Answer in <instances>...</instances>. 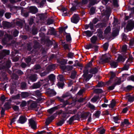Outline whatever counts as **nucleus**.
<instances>
[{
    "instance_id": "obj_1",
    "label": "nucleus",
    "mask_w": 134,
    "mask_h": 134,
    "mask_svg": "<svg viewBox=\"0 0 134 134\" xmlns=\"http://www.w3.org/2000/svg\"><path fill=\"white\" fill-rule=\"evenodd\" d=\"M121 78H118L116 76H111L110 81L111 82L113 81L114 82V83L112 86L108 87L109 90L110 91L114 89L116 85L120 84L121 81Z\"/></svg>"
},
{
    "instance_id": "obj_2",
    "label": "nucleus",
    "mask_w": 134,
    "mask_h": 134,
    "mask_svg": "<svg viewBox=\"0 0 134 134\" xmlns=\"http://www.w3.org/2000/svg\"><path fill=\"white\" fill-rule=\"evenodd\" d=\"M48 79H46L44 80H41L39 82L37 83H34L32 86L33 88L35 89L39 88L41 85H43L44 86L48 85Z\"/></svg>"
},
{
    "instance_id": "obj_3",
    "label": "nucleus",
    "mask_w": 134,
    "mask_h": 134,
    "mask_svg": "<svg viewBox=\"0 0 134 134\" xmlns=\"http://www.w3.org/2000/svg\"><path fill=\"white\" fill-rule=\"evenodd\" d=\"M71 97V96L70 94L69 93H67L64 94L61 97H59V100L61 102H63L64 104L65 105L69 104L67 99L70 98Z\"/></svg>"
},
{
    "instance_id": "obj_4",
    "label": "nucleus",
    "mask_w": 134,
    "mask_h": 134,
    "mask_svg": "<svg viewBox=\"0 0 134 134\" xmlns=\"http://www.w3.org/2000/svg\"><path fill=\"white\" fill-rule=\"evenodd\" d=\"M98 71V69L97 67L91 68L88 71L87 68H86L85 70L83 71L84 73L87 74L89 73L90 75H95L97 73Z\"/></svg>"
},
{
    "instance_id": "obj_5",
    "label": "nucleus",
    "mask_w": 134,
    "mask_h": 134,
    "mask_svg": "<svg viewBox=\"0 0 134 134\" xmlns=\"http://www.w3.org/2000/svg\"><path fill=\"white\" fill-rule=\"evenodd\" d=\"M110 59V56L109 54L103 55L100 60V63H103L108 62Z\"/></svg>"
},
{
    "instance_id": "obj_6",
    "label": "nucleus",
    "mask_w": 134,
    "mask_h": 134,
    "mask_svg": "<svg viewBox=\"0 0 134 134\" xmlns=\"http://www.w3.org/2000/svg\"><path fill=\"white\" fill-rule=\"evenodd\" d=\"M134 27V23L130 21L129 22L125 28V30H127V32L131 31Z\"/></svg>"
},
{
    "instance_id": "obj_7",
    "label": "nucleus",
    "mask_w": 134,
    "mask_h": 134,
    "mask_svg": "<svg viewBox=\"0 0 134 134\" xmlns=\"http://www.w3.org/2000/svg\"><path fill=\"white\" fill-rule=\"evenodd\" d=\"M29 126H30L31 128L33 129H35L36 128V123L32 118L29 119Z\"/></svg>"
},
{
    "instance_id": "obj_8",
    "label": "nucleus",
    "mask_w": 134,
    "mask_h": 134,
    "mask_svg": "<svg viewBox=\"0 0 134 134\" xmlns=\"http://www.w3.org/2000/svg\"><path fill=\"white\" fill-rule=\"evenodd\" d=\"M27 120V119L25 116H20L19 119L17 121V122L21 124L24 123Z\"/></svg>"
},
{
    "instance_id": "obj_9",
    "label": "nucleus",
    "mask_w": 134,
    "mask_h": 134,
    "mask_svg": "<svg viewBox=\"0 0 134 134\" xmlns=\"http://www.w3.org/2000/svg\"><path fill=\"white\" fill-rule=\"evenodd\" d=\"M79 18L78 15L75 14L71 18V20L72 22L75 23H77L79 21Z\"/></svg>"
},
{
    "instance_id": "obj_10",
    "label": "nucleus",
    "mask_w": 134,
    "mask_h": 134,
    "mask_svg": "<svg viewBox=\"0 0 134 134\" xmlns=\"http://www.w3.org/2000/svg\"><path fill=\"white\" fill-rule=\"evenodd\" d=\"M55 64H51L49 65L47 67V69L46 70V71H48L46 73V72L44 73V75L47 74V73L49 72V71H51L54 70L55 69Z\"/></svg>"
},
{
    "instance_id": "obj_11",
    "label": "nucleus",
    "mask_w": 134,
    "mask_h": 134,
    "mask_svg": "<svg viewBox=\"0 0 134 134\" xmlns=\"http://www.w3.org/2000/svg\"><path fill=\"white\" fill-rule=\"evenodd\" d=\"M9 54V51L8 50H3L2 51V52L0 53V55L1 56L0 57L1 59L3 58L4 56L6 55H8Z\"/></svg>"
},
{
    "instance_id": "obj_12",
    "label": "nucleus",
    "mask_w": 134,
    "mask_h": 134,
    "mask_svg": "<svg viewBox=\"0 0 134 134\" xmlns=\"http://www.w3.org/2000/svg\"><path fill=\"white\" fill-rule=\"evenodd\" d=\"M85 47L86 49H87L93 48H95L97 49L98 48V46H93L91 43L85 45Z\"/></svg>"
},
{
    "instance_id": "obj_13",
    "label": "nucleus",
    "mask_w": 134,
    "mask_h": 134,
    "mask_svg": "<svg viewBox=\"0 0 134 134\" xmlns=\"http://www.w3.org/2000/svg\"><path fill=\"white\" fill-rule=\"evenodd\" d=\"M130 124L128 120L127 119H124L123 122L121 123V126L122 127L126 126L129 125Z\"/></svg>"
},
{
    "instance_id": "obj_14",
    "label": "nucleus",
    "mask_w": 134,
    "mask_h": 134,
    "mask_svg": "<svg viewBox=\"0 0 134 134\" xmlns=\"http://www.w3.org/2000/svg\"><path fill=\"white\" fill-rule=\"evenodd\" d=\"M29 10L31 12L34 14L36 13L37 12V9L34 6H31L30 7Z\"/></svg>"
},
{
    "instance_id": "obj_15",
    "label": "nucleus",
    "mask_w": 134,
    "mask_h": 134,
    "mask_svg": "<svg viewBox=\"0 0 134 134\" xmlns=\"http://www.w3.org/2000/svg\"><path fill=\"white\" fill-rule=\"evenodd\" d=\"M47 93L50 96H54L56 94V93L55 91L52 90H48L47 91Z\"/></svg>"
},
{
    "instance_id": "obj_16",
    "label": "nucleus",
    "mask_w": 134,
    "mask_h": 134,
    "mask_svg": "<svg viewBox=\"0 0 134 134\" xmlns=\"http://www.w3.org/2000/svg\"><path fill=\"white\" fill-rule=\"evenodd\" d=\"M57 113L58 114H61L62 116L64 117H65L67 113L66 112L63 111L61 110H60L57 112Z\"/></svg>"
},
{
    "instance_id": "obj_17",
    "label": "nucleus",
    "mask_w": 134,
    "mask_h": 134,
    "mask_svg": "<svg viewBox=\"0 0 134 134\" xmlns=\"http://www.w3.org/2000/svg\"><path fill=\"white\" fill-rule=\"evenodd\" d=\"M110 64L111 67L112 68H116L118 65L117 63L114 61H112L110 62Z\"/></svg>"
},
{
    "instance_id": "obj_18",
    "label": "nucleus",
    "mask_w": 134,
    "mask_h": 134,
    "mask_svg": "<svg viewBox=\"0 0 134 134\" xmlns=\"http://www.w3.org/2000/svg\"><path fill=\"white\" fill-rule=\"evenodd\" d=\"M115 104L116 102L113 99L111 101V103L108 105V106L110 108H113L115 106Z\"/></svg>"
},
{
    "instance_id": "obj_19",
    "label": "nucleus",
    "mask_w": 134,
    "mask_h": 134,
    "mask_svg": "<svg viewBox=\"0 0 134 134\" xmlns=\"http://www.w3.org/2000/svg\"><path fill=\"white\" fill-rule=\"evenodd\" d=\"M2 25L5 27L8 28L10 26V23L6 21H3Z\"/></svg>"
},
{
    "instance_id": "obj_20",
    "label": "nucleus",
    "mask_w": 134,
    "mask_h": 134,
    "mask_svg": "<svg viewBox=\"0 0 134 134\" xmlns=\"http://www.w3.org/2000/svg\"><path fill=\"white\" fill-rule=\"evenodd\" d=\"M33 94L35 96L38 97H40L41 96V93L38 90L34 92H33Z\"/></svg>"
},
{
    "instance_id": "obj_21",
    "label": "nucleus",
    "mask_w": 134,
    "mask_h": 134,
    "mask_svg": "<svg viewBox=\"0 0 134 134\" xmlns=\"http://www.w3.org/2000/svg\"><path fill=\"white\" fill-rule=\"evenodd\" d=\"M57 107H55L48 110L47 111L49 113H52L54 112L55 110L57 109Z\"/></svg>"
},
{
    "instance_id": "obj_22",
    "label": "nucleus",
    "mask_w": 134,
    "mask_h": 134,
    "mask_svg": "<svg viewBox=\"0 0 134 134\" xmlns=\"http://www.w3.org/2000/svg\"><path fill=\"white\" fill-rule=\"evenodd\" d=\"M111 29L110 26H108L105 29L104 31V34L107 35L110 33Z\"/></svg>"
},
{
    "instance_id": "obj_23",
    "label": "nucleus",
    "mask_w": 134,
    "mask_h": 134,
    "mask_svg": "<svg viewBox=\"0 0 134 134\" xmlns=\"http://www.w3.org/2000/svg\"><path fill=\"white\" fill-rule=\"evenodd\" d=\"M97 40V37L95 36H93L91 38V42L93 43H94L96 42Z\"/></svg>"
},
{
    "instance_id": "obj_24",
    "label": "nucleus",
    "mask_w": 134,
    "mask_h": 134,
    "mask_svg": "<svg viewBox=\"0 0 134 134\" xmlns=\"http://www.w3.org/2000/svg\"><path fill=\"white\" fill-rule=\"evenodd\" d=\"M125 60V58L121 55H120L118 58L117 60L119 62H123Z\"/></svg>"
},
{
    "instance_id": "obj_25",
    "label": "nucleus",
    "mask_w": 134,
    "mask_h": 134,
    "mask_svg": "<svg viewBox=\"0 0 134 134\" xmlns=\"http://www.w3.org/2000/svg\"><path fill=\"white\" fill-rule=\"evenodd\" d=\"M97 131L100 134H103L104 133L105 130L102 128L100 127L98 129Z\"/></svg>"
},
{
    "instance_id": "obj_26",
    "label": "nucleus",
    "mask_w": 134,
    "mask_h": 134,
    "mask_svg": "<svg viewBox=\"0 0 134 134\" xmlns=\"http://www.w3.org/2000/svg\"><path fill=\"white\" fill-rule=\"evenodd\" d=\"M29 96V93L27 92H22L21 94V96L22 98H24L28 97Z\"/></svg>"
},
{
    "instance_id": "obj_27",
    "label": "nucleus",
    "mask_w": 134,
    "mask_h": 134,
    "mask_svg": "<svg viewBox=\"0 0 134 134\" xmlns=\"http://www.w3.org/2000/svg\"><path fill=\"white\" fill-rule=\"evenodd\" d=\"M84 33L85 34L86 36L90 37L92 34V33L91 31H87L84 32Z\"/></svg>"
},
{
    "instance_id": "obj_28",
    "label": "nucleus",
    "mask_w": 134,
    "mask_h": 134,
    "mask_svg": "<svg viewBox=\"0 0 134 134\" xmlns=\"http://www.w3.org/2000/svg\"><path fill=\"white\" fill-rule=\"evenodd\" d=\"M29 79L30 80L34 82L36 81L37 78L36 76H30Z\"/></svg>"
},
{
    "instance_id": "obj_29",
    "label": "nucleus",
    "mask_w": 134,
    "mask_h": 134,
    "mask_svg": "<svg viewBox=\"0 0 134 134\" xmlns=\"http://www.w3.org/2000/svg\"><path fill=\"white\" fill-rule=\"evenodd\" d=\"M8 98L5 97L4 96H3L1 97V101L3 103L6 100H8Z\"/></svg>"
},
{
    "instance_id": "obj_30",
    "label": "nucleus",
    "mask_w": 134,
    "mask_h": 134,
    "mask_svg": "<svg viewBox=\"0 0 134 134\" xmlns=\"http://www.w3.org/2000/svg\"><path fill=\"white\" fill-rule=\"evenodd\" d=\"M72 4L73 5V6L76 7H77V6L79 4L77 0H75L73 1L72 3Z\"/></svg>"
},
{
    "instance_id": "obj_31",
    "label": "nucleus",
    "mask_w": 134,
    "mask_h": 134,
    "mask_svg": "<svg viewBox=\"0 0 134 134\" xmlns=\"http://www.w3.org/2000/svg\"><path fill=\"white\" fill-rule=\"evenodd\" d=\"M119 119L120 118L117 116L113 117L115 123H119V122L118 121Z\"/></svg>"
},
{
    "instance_id": "obj_32",
    "label": "nucleus",
    "mask_w": 134,
    "mask_h": 134,
    "mask_svg": "<svg viewBox=\"0 0 134 134\" xmlns=\"http://www.w3.org/2000/svg\"><path fill=\"white\" fill-rule=\"evenodd\" d=\"M64 85V82H59L58 84V86L59 88H63Z\"/></svg>"
},
{
    "instance_id": "obj_33",
    "label": "nucleus",
    "mask_w": 134,
    "mask_h": 134,
    "mask_svg": "<svg viewBox=\"0 0 134 134\" xmlns=\"http://www.w3.org/2000/svg\"><path fill=\"white\" fill-rule=\"evenodd\" d=\"M66 40L67 41H69L71 40V37L69 34H68L66 36Z\"/></svg>"
},
{
    "instance_id": "obj_34",
    "label": "nucleus",
    "mask_w": 134,
    "mask_h": 134,
    "mask_svg": "<svg viewBox=\"0 0 134 134\" xmlns=\"http://www.w3.org/2000/svg\"><path fill=\"white\" fill-rule=\"evenodd\" d=\"M83 79L86 81H88L91 78V76H83Z\"/></svg>"
},
{
    "instance_id": "obj_35",
    "label": "nucleus",
    "mask_w": 134,
    "mask_h": 134,
    "mask_svg": "<svg viewBox=\"0 0 134 134\" xmlns=\"http://www.w3.org/2000/svg\"><path fill=\"white\" fill-rule=\"evenodd\" d=\"M129 66V64L125 65L122 68V69L123 70H127L128 69Z\"/></svg>"
},
{
    "instance_id": "obj_36",
    "label": "nucleus",
    "mask_w": 134,
    "mask_h": 134,
    "mask_svg": "<svg viewBox=\"0 0 134 134\" xmlns=\"http://www.w3.org/2000/svg\"><path fill=\"white\" fill-rule=\"evenodd\" d=\"M55 76H49V79L51 81H54L55 80Z\"/></svg>"
},
{
    "instance_id": "obj_37",
    "label": "nucleus",
    "mask_w": 134,
    "mask_h": 134,
    "mask_svg": "<svg viewBox=\"0 0 134 134\" xmlns=\"http://www.w3.org/2000/svg\"><path fill=\"white\" fill-rule=\"evenodd\" d=\"M26 83L24 82H22L21 83V87L23 89H26Z\"/></svg>"
},
{
    "instance_id": "obj_38",
    "label": "nucleus",
    "mask_w": 134,
    "mask_h": 134,
    "mask_svg": "<svg viewBox=\"0 0 134 134\" xmlns=\"http://www.w3.org/2000/svg\"><path fill=\"white\" fill-rule=\"evenodd\" d=\"M113 2L114 5L116 7H118V0H112Z\"/></svg>"
},
{
    "instance_id": "obj_39",
    "label": "nucleus",
    "mask_w": 134,
    "mask_h": 134,
    "mask_svg": "<svg viewBox=\"0 0 134 134\" xmlns=\"http://www.w3.org/2000/svg\"><path fill=\"white\" fill-rule=\"evenodd\" d=\"M108 45V43H105L103 45V48L105 51H106L107 49Z\"/></svg>"
},
{
    "instance_id": "obj_40",
    "label": "nucleus",
    "mask_w": 134,
    "mask_h": 134,
    "mask_svg": "<svg viewBox=\"0 0 134 134\" xmlns=\"http://www.w3.org/2000/svg\"><path fill=\"white\" fill-rule=\"evenodd\" d=\"M57 78L58 80H59L60 81L63 82L64 80L63 76H58Z\"/></svg>"
},
{
    "instance_id": "obj_41",
    "label": "nucleus",
    "mask_w": 134,
    "mask_h": 134,
    "mask_svg": "<svg viewBox=\"0 0 134 134\" xmlns=\"http://www.w3.org/2000/svg\"><path fill=\"white\" fill-rule=\"evenodd\" d=\"M98 0H90V4L91 5H94L95 4L97 3Z\"/></svg>"
},
{
    "instance_id": "obj_42",
    "label": "nucleus",
    "mask_w": 134,
    "mask_h": 134,
    "mask_svg": "<svg viewBox=\"0 0 134 134\" xmlns=\"http://www.w3.org/2000/svg\"><path fill=\"white\" fill-rule=\"evenodd\" d=\"M94 92L97 93H101L102 92V91L101 89H96L94 90Z\"/></svg>"
},
{
    "instance_id": "obj_43",
    "label": "nucleus",
    "mask_w": 134,
    "mask_h": 134,
    "mask_svg": "<svg viewBox=\"0 0 134 134\" xmlns=\"http://www.w3.org/2000/svg\"><path fill=\"white\" fill-rule=\"evenodd\" d=\"M11 14L9 13H6L5 14V16L7 19H9L11 17Z\"/></svg>"
},
{
    "instance_id": "obj_44",
    "label": "nucleus",
    "mask_w": 134,
    "mask_h": 134,
    "mask_svg": "<svg viewBox=\"0 0 134 134\" xmlns=\"http://www.w3.org/2000/svg\"><path fill=\"white\" fill-rule=\"evenodd\" d=\"M74 54L73 53L70 52L68 54V57L69 58H72L74 57Z\"/></svg>"
},
{
    "instance_id": "obj_45",
    "label": "nucleus",
    "mask_w": 134,
    "mask_h": 134,
    "mask_svg": "<svg viewBox=\"0 0 134 134\" xmlns=\"http://www.w3.org/2000/svg\"><path fill=\"white\" fill-rule=\"evenodd\" d=\"M128 100L131 102H133L134 100V96H130L128 98Z\"/></svg>"
},
{
    "instance_id": "obj_46",
    "label": "nucleus",
    "mask_w": 134,
    "mask_h": 134,
    "mask_svg": "<svg viewBox=\"0 0 134 134\" xmlns=\"http://www.w3.org/2000/svg\"><path fill=\"white\" fill-rule=\"evenodd\" d=\"M20 98V95L19 94H17L16 95L13 96L12 98V99H19Z\"/></svg>"
},
{
    "instance_id": "obj_47",
    "label": "nucleus",
    "mask_w": 134,
    "mask_h": 134,
    "mask_svg": "<svg viewBox=\"0 0 134 134\" xmlns=\"http://www.w3.org/2000/svg\"><path fill=\"white\" fill-rule=\"evenodd\" d=\"M16 74H18L19 75H22L23 74V72L20 70H16Z\"/></svg>"
},
{
    "instance_id": "obj_48",
    "label": "nucleus",
    "mask_w": 134,
    "mask_h": 134,
    "mask_svg": "<svg viewBox=\"0 0 134 134\" xmlns=\"http://www.w3.org/2000/svg\"><path fill=\"white\" fill-rule=\"evenodd\" d=\"M37 106L36 103L35 102H33L32 103L31 105V107L32 108L36 107Z\"/></svg>"
},
{
    "instance_id": "obj_49",
    "label": "nucleus",
    "mask_w": 134,
    "mask_h": 134,
    "mask_svg": "<svg viewBox=\"0 0 134 134\" xmlns=\"http://www.w3.org/2000/svg\"><path fill=\"white\" fill-rule=\"evenodd\" d=\"M5 110L3 108H2L1 111V117H3L4 115Z\"/></svg>"
},
{
    "instance_id": "obj_50",
    "label": "nucleus",
    "mask_w": 134,
    "mask_h": 134,
    "mask_svg": "<svg viewBox=\"0 0 134 134\" xmlns=\"http://www.w3.org/2000/svg\"><path fill=\"white\" fill-rule=\"evenodd\" d=\"M64 120H61L57 123V125L59 126H61L64 123Z\"/></svg>"
},
{
    "instance_id": "obj_51",
    "label": "nucleus",
    "mask_w": 134,
    "mask_h": 134,
    "mask_svg": "<svg viewBox=\"0 0 134 134\" xmlns=\"http://www.w3.org/2000/svg\"><path fill=\"white\" fill-rule=\"evenodd\" d=\"M53 23V20L52 19H48L47 22V24L48 25H49L52 24Z\"/></svg>"
},
{
    "instance_id": "obj_52",
    "label": "nucleus",
    "mask_w": 134,
    "mask_h": 134,
    "mask_svg": "<svg viewBox=\"0 0 134 134\" xmlns=\"http://www.w3.org/2000/svg\"><path fill=\"white\" fill-rule=\"evenodd\" d=\"M127 80L129 81H134V76H130L128 78Z\"/></svg>"
},
{
    "instance_id": "obj_53",
    "label": "nucleus",
    "mask_w": 134,
    "mask_h": 134,
    "mask_svg": "<svg viewBox=\"0 0 134 134\" xmlns=\"http://www.w3.org/2000/svg\"><path fill=\"white\" fill-rule=\"evenodd\" d=\"M93 60L92 59L87 64V66L88 67H90L92 66V63L93 62Z\"/></svg>"
},
{
    "instance_id": "obj_54",
    "label": "nucleus",
    "mask_w": 134,
    "mask_h": 134,
    "mask_svg": "<svg viewBox=\"0 0 134 134\" xmlns=\"http://www.w3.org/2000/svg\"><path fill=\"white\" fill-rule=\"evenodd\" d=\"M130 46H132L134 44V38H132L131 40L129 43Z\"/></svg>"
},
{
    "instance_id": "obj_55",
    "label": "nucleus",
    "mask_w": 134,
    "mask_h": 134,
    "mask_svg": "<svg viewBox=\"0 0 134 134\" xmlns=\"http://www.w3.org/2000/svg\"><path fill=\"white\" fill-rule=\"evenodd\" d=\"M98 98L96 96H94L91 99V101L93 102H94L98 100Z\"/></svg>"
},
{
    "instance_id": "obj_56",
    "label": "nucleus",
    "mask_w": 134,
    "mask_h": 134,
    "mask_svg": "<svg viewBox=\"0 0 134 134\" xmlns=\"http://www.w3.org/2000/svg\"><path fill=\"white\" fill-rule=\"evenodd\" d=\"M25 60L26 62L28 63L30 62L31 60V59L30 57H29L27 58H26L25 59Z\"/></svg>"
},
{
    "instance_id": "obj_57",
    "label": "nucleus",
    "mask_w": 134,
    "mask_h": 134,
    "mask_svg": "<svg viewBox=\"0 0 134 134\" xmlns=\"http://www.w3.org/2000/svg\"><path fill=\"white\" fill-rule=\"evenodd\" d=\"M19 33L18 31L17 30H15L13 33V35L14 36L16 37L18 36V34Z\"/></svg>"
},
{
    "instance_id": "obj_58",
    "label": "nucleus",
    "mask_w": 134,
    "mask_h": 134,
    "mask_svg": "<svg viewBox=\"0 0 134 134\" xmlns=\"http://www.w3.org/2000/svg\"><path fill=\"white\" fill-rule=\"evenodd\" d=\"M132 59H133L132 57V56H130L129 58L128 59L127 61V62H130V63H131L132 62Z\"/></svg>"
},
{
    "instance_id": "obj_59",
    "label": "nucleus",
    "mask_w": 134,
    "mask_h": 134,
    "mask_svg": "<svg viewBox=\"0 0 134 134\" xmlns=\"http://www.w3.org/2000/svg\"><path fill=\"white\" fill-rule=\"evenodd\" d=\"M84 91L85 90L84 89L81 90L78 93V94L79 95H81L84 92Z\"/></svg>"
},
{
    "instance_id": "obj_60",
    "label": "nucleus",
    "mask_w": 134,
    "mask_h": 134,
    "mask_svg": "<svg viewBox=\"0 0 134 134\" xmlns=\"http://www.w3.org/2000/svg\"><path fill=\"white\" fill-rule=\"evenodd\" d=\"M16 119V117H15L13 118V119L11 120L10 123V124L11 125H12L13 123H14Z\"/></svg>"
},
{
    "instance_id": "obj_61",
    "label": "nucleus",
    "mask_w": 134,
    "mask_h": 134,
    "mask_svg": "<svg viewBox=\"0 0 134 134\" xmlns=\"http://www.w3.org/2000/svg\"><path fill=\"white\" fill-rule=\"evenodd\" d=\"M98 21V19L97 18H95L93 20L92 23L94 24H95Z\"/></svg>"
},
{
    "instance_id": "obj_62",
    "label": "nucleus",
    "mask_w": 134,
    "mask_h": 134,
    "mask_svg": "<svg viewBox=\"0 0 134 134\" xmlns=\"http://www.w3.org/2000/svg\"><path fill=\"white\" fill-rule=\"evenodd\" d=\"M75 116H74L71 117L69 119V121L70 122H72L74 120H75L76 119L75 118Z\"/></svg>"
},
{
    "instance_id": "obj_63",
    "label": "nucleus",
    "mask_w": 134,
    "mask_h": 134,
    "mask_svg": "<svg viewBox=\"0 0 134 134\" xmlns=\"http://www.w3.org/2000/svg\"><path fill=\"white\" fill-rule=\"evenodd\" d=\"M41 67L39 65H35V66L34 68V70H37L39 69H40V68Z\"/></svg>"
},
{
    "instance_id": "obj_64",
    "label": "nucleus",
    "mask_w": 134,
    "mask_h": 134,
    "mask_svg": "<svg viewBox=\"0 0 134 134\" xmlns=\"http://www.w3.org/2000/svg\"><path fill=\"white\" fill-rule=\"evenodd\" d=\"M88 106L89 107L92 109H94L95 108V107L94 106L90 103L88 104Z\"/></svg>"
}]
</instances>
